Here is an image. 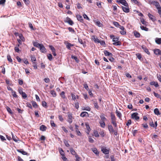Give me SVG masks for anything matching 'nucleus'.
Segmentation results:
<instances>
[{
	"mask_svg": "<svg viewBox=\"0 0 161 161\" xmlns=\"http://www.w3.org/2000/svg\"><path fill=\"white\" fill-rule=\"evenodd\" d=\"M111 122L113 125L115 127H117V124L116 121V118L114 114H111Z\"/></svg>",
	"mask_w": 161,
	"mask_h": 161,
	"instance_id": "nucleus-1",
	"label": "nucleus"
},
{
	"mask_svg": "<svg viewBox=\"0 0 161 161\" xmlns=\"http://www.w3.org/2000/svg\"><path fill=\"white\" fill-rule=\"evenodd\" d=\"M149 3L150 4H153L158 9H159V8H161V7H160L159 3L157 1H152Z\"/></svg>",
	"mask_w": 161,
	"mask_h": 161,
	"instance_id": "nucleus-2",
	"label": "nucleus"
},
{
	"mask_svg": "<svg viewBox=\"0 0 161 161\" xmlns=\"http://www.w3.org/2000/svg\"><path fill=\"white\" fill-rule=\"evenodd\" d=\"M138 114L137 113H134L131 114V118L135 119L136 120L139 119V117L138 116Z\"/></svg>",
	"mask_w": 161,
	"mask_h": 161,
	"instance_id": "nucleus-3",
	"label": "nucleus"
},
{
	"mask_svg": "<svg viewBox=\"0 0 161 161\" xmlns=\"http://www.w3.org/2000/svg\"><path fill=\"white\" fill-rule=\"evenodd\" d=\"M68 121L69 123L70 124L72 122V114L70 113H68Z\"/></svg>",
	"mask_w": 161,
	"mask_h": 161,
	"instance_id": "nucleus-4",
	"label": "nucleus"
},
{
	"mask_svg": "<svg viewBox=\"0 0 161 161\" xmlns=\"http://www.w3.org/2000/svg\"><path fill=\"white\" fill-rule=\"evenodd\" d=\"M101 150L103 152V153L105 154H108L109 153V150L106 149L105 147H102Z\"/></svg>",
	"mask_w": 161,
	"mask_h": 161,
	"instance_id": "nucleus-5",
	"label": "nucleus"
},
{
	"mask_svg": "<svg viewBox=\"0 0 161 161\" xmlns=\"http://www.w3.org/2000/svg\"><path fill=\"white\" fill-rule=\"evenodd\" d=\"M110 37L111 39H113V41L114 42H118L119 40V37H114V36L113 35H110Z\"/></svg>",
	"mask_w": 161,
	"mask_h": 161,
	"instance_id": "nucleus-6",
	"label": "nucleus"
},
{
	"mask_svg": "<svg viewBox=\"0 0 161 161\" xmlns=\"http://www.w3.org/2000/svg\"><path fill=\"white\" fill-rule=\"evenodd\" d=\"M75 126L76 131L78 135L80 136H81V133L80 131L79 130V129L78 128L79 127L76 124H75Z\"/></svg>",
	"mask_w": 161,
	"mask_h": 161,
	"instance_id": "nucleus-7",
	"label": "nucleus"
},
{
	"mask_svg": "<svg viewBox=\"0 0 161 161\" xmlns=\"http://www.w3.org/2000/svg\"><path fill=\"white\" fill-rule=\"evenodd\" d=\"M17 152L21 153L22 154L25 155H28L29 154L26 152L23 151L22 149H17Z\"/></svg>",
	"mask_w": 161,
	"mask_h": 161,
	"instance_id": "nucleus-8",
	"label": "nucleus"
},
{
	"mask_svg": "<svg viewBox=\"0 0 161 161\" xmlns=\"http://www.w3.org/2000/svg\"><path fill=\"white\" fill-rule=\"evenodd\" d=\"M41 52L43 53H45L46 52V49L43 44H42L40 48H39Z\"/></svg>",
	"mask_w": 161,
	"mask_h": 161,
	"instance_id": "nucleus-9",
	"label": "nucleus"
},
{
	"mask_svg": "<svg viewBox=\"0 0 161 161\" xmlns=\"http://www.w3.org/2000/svg\"><path fill=\"white\" fill-rule=\"evenodd\" d=\"M92 39L96 43H99L100 42V41L95 36H92Z\"/></svg>",
	"mask_w": 161,
	"mask_h": 161,
	"instance_id": "nucleus-10",
	"label": "nucleus"
},
{
	"mask_svg": "<svg viewBox=\"0 0 161 161\" xmlns=\"http://www.w3.org/2000/svg\"><path fill=\"white\" fill-rule=\"evenodd\" d=\"M154 53L156 55H161V51L159 49H155L154 50Z\"/></svg>",
	"mask_w": 161,
	"mask_h": 161,
	"instance_id": "nucleus-11",
	"label": "nucleus"
},
{
	"mask_svg": "<svg viewBox=\"0 0 161 161\" xmlns=\"http://www.w3.org/2000/svg\"><path fill=\"white\" fill-rule=\"evenodd\" d=\"M148 16L150 19L153 21H154L156 20L155 17L150 13L148 14Z\"/></svg>",
	"mask_w": 161,
	"mask_h": 161,
	"instance_id": "nucleus-12",
	"label": "nucleus"
},
{
	"mask_svg": "<svg viewBox=\"0 0 161 161\" xmlns=\"http://www.w3.org/2000/svg\"><path fill=\"white\" fill-rule=\"evenodd\" d=\"M122 8L123 11L125 13H128L130 12V10L128 7H124L122 6Z\"/></svg>",
	"mask_w": 161,
	"mask_h": 161,
	"instance_id": "nucleus-13",
	"label": "nucleus"
},
{
	"mask_svg": "<svg viewBox=\"0 0 161 161\" xmlns=\"http://www.w3.org/2000/svg\"><path fill=\"white\" fill-rule=\"evenodd\" d=\"M142 48L145 52H146L148 55L150 54V52H149L148 49L146 47L142 46Z\"/></svg>",
	"mask_w": 161,
	"mask_h": 161,
	"instance_id": "nucleus-14",
	"label": "nucleus"
},
{
	"mask_svg": "<svg viewBox=\"0 0 161 161\" xmlns=\"http://www.w3.org/2000/svg\"><path fill=\"white\" fill-rule=\"evenodd\" d=\"M104 54L106 56H112L113 54L111 53L108 52L107 50H105L104 51Z\"/></svg>",
	"mask_w": 161,
	"mask_h": 161,
	"instance_id": "nucleus-15",
	"label": "nucleus"
},
{
	"mask_svg": "<svg viewBox=\"0 0 161 161\" xmlns=\"http://www.w3.org/2000/svg\"><path fill=\"white\" fill-rule=\"evenodd\" d=\"M67 20L66 22L68 23L70 25H72L74 24L73 22L69 18L67 17Z\"/></svg>",
	"mask_w": 161,
	"mask_h": 161,
	"instance_id": "nucleus-16",
	"label": "nucleus"
},
{
	"mask_svg": "<svg viewBox=\"0 0 161 161\" xmlns=\"http://www.w3.org/2000/svg\"><path fill=\"white\" fill-rule=\"evenodd\" d=\"M108 129L110 133H113L114 130L113 128V127L112 125H108Z\"/></svg>",
	"mask_w": 161,
	"mask_h": 161,
	"instance_id": "nucleus-17",
	"label": "nucleus"
},
{
	"mask_svg": "<svg viewBox=\"0 0 161 161\" xmlns=\"http://www.w3.org/2000/svg\"><path fill=\"white\" fill-rule=\"evenodd\" d=\"M120 3L125 7H128V4L125 0H123L120 2Z\"/></svg>",
	"mask_w": 161,
	"mask_h": 161,
	"instance_id": "nucleus-18",
	"label": "nucleus"
},
{
	"mask_svg": "<svg viewBox=\"0 0 161 161\" xmlns=\"http://www.w3.org/2000/svg\"><path fill=\"white\" fill-rule=\"evenodd\" d=\"M150 84L152 86L154 85L156 87H158L159 86V85L158 84V83L157 82H155V81L151 82L150 83Z\"/></svg>",
	"mask_w": 161,
	"mask_h": 161,
	"instance_id": "nucleus-19",
	"label": "nucleus"
},
{
	"mask_svg": "<svg viewBox=\"0 0 161 161\" xmlns=\"http://www.w3.org/2000/svg\"><path fill=\"white\" fill-rule=\"evenodd\" d=\"M76 17L78 20L80 21V22L83 21V19L81 15L78 14L76 15Z\"/></svg>",
	"mask_w": 161,
	"mask_h": 161,
	"instance_id": "nucleus-20",
	"label": "nucleus"
},
{
	"mask_svg": "<svg viewBox=\"0 0 161 161\" xmlns=\"http://www.w3.org/2000/svg\"><path fill=\"white\" fill-rule=\"evenodd\" d=\"M11 134L13 140L16 142H18V138L15 136L12 133H11Z\"/></svg>",
	"mask_w": 161,
	"mask_h": 161,
	"instance_id": "nucleus-21",
	"label": "nucleus"
},
{
	"mask_svg": "<svg viewBox=\"0 0 161 161\" xmlns=\"http://www.w3.org/2000/svg\"><path fill=\"white\" fill-rule=\"evenodd\" d=\"M42 44H39L38 42H34L33 43V45L34 46L36 47H38V48H39L41 46V45H42Z\"/></svg>",
	"mask_w": 161,
	"mask_h": 161,
	"instance_id": "nucleus-22",
	"label": "nucleus"
},
{
	"mask_svg": "<svg viewBox=\"0 0 161 161\" xmlns=\"http://www.w3.org/2000/svg\"><path fill=\"white\" fill-rule=\"evenodd\" d=\"M42 44H39L38 42H34L33 43V45L34 46L36 47H38V48H39L41 46V45H42Z\"/></svg>",
	"mask_w": 161,
	"mask_h": 161,
	"instance_id": "nucleus-23",
	"label": "nucleus"
},
{
	"mask_svg": "<svg viewBox=\"0 0 161 161\" xmlns=\"http://www.w3.org/2000/svg\"><path fill=\"white\" fill-rule=\"evenodd\" d=\"M100 117L102 121H105L106 120V118L104 116V115L103 114H101Z\"/></svg>",
	"mask_w": 161,
	"mask_h": 161,
	"instance_id": "nucleus-24",
	"label": "nucleus"
},
{
	"mask_svg": "<svg viewBox=\"0 0 161 161\" xmlns=\"http://www.w3.org/2000/svg\"><path fill=\"white\" fill-rule=\"evenodd\" d=\"M47 127L45 125H42L40 127V130L42 131H45L46 130Z\"/></svg>",
	"mask_w": 161,
	"mask_h": 161,
	"instance_id": "nucleus-25",
	"label": "nucleus"
},
{
	"mask_svg": "<svg viewBox=\"0 0 161 161\" xmlns=\"http://www.w3.org/2000/svg\"><path fill=\"white\" fill-rule=\"evenodd\" d=\"M92 151L94 152V153H95L97 156L98 155L99 153L98 152L97 148H92Z\"/></svg>",
	"mask_w": 161,
	"mask_h": 161,
	"instance_id": "nucleus-26",
	"label": "nucleus"
},
{
	"mask_svg": "<svg viewBox=\"0 0 161 161\" xmlns=\"http://www.w3.org/2000/svg\"><path fill=\"white\" fill-rule=\"evenodd\" d=\"M86 114L87 115H88L87 112H83L81 113L80 116L82 117H84L86 116Z\"/></svg>",
	"mask_w": 161,
	"mask_h": 161,
	"instance_id": "nucleus-27",
	"label": "nucleus"
},
{
	"mask_svg": "<svg viewBox=\"0 0 161 161\" xmlns=\"http://www.w3.org/2000/svg\"><path fill=\"white\" fill-rule=\"evenodd\" d=\"M155 42L157 44H160L161 43V38H156L155 40Z\"/></svg>",
	"mask_w": 161,
	"mask_h": 161,
	"instance_id": "nucleus-28",
	"label": "nucleus"
},
{
	"mask_svg": "<svg viewBox=\"0 0 161 161\" xmlns=\"http://www.w3.org/2000/svg\"><path fill=\"white\" fill-rule=\"evenodd\" d=\"M154 112L155 114L157 115H159L160 114V113H159V110L157 108H155L154 109Z\"/></svg>",
	"mask_w": 161,
	"mask_h": 161,
	"instance_id": "nucleus-29",
	"label": "nucleus"
},
{
	"mask_svg": "<svg viewBox=\"0 0 161 161\" xmlns=\"http://www.w3.org/2000/svg\"><path fill=\"white\" fill-rule=\"evenodd\" d=\"M99 123L102 127L104 128L105 127V125L104 121H101L99 122Z\"/></svg>",
	"mask_w": 161,
	"mask_h": 161,
	"instance_id": "nucleus-30",
	"label": "nucleus"
},
{
	"mask_svg": "<svg viewBox=\"0 0 161 161\" xmlns=\"http://www.w3.org/2000/svg\"><path fill=\"white\" fill-rule=\"evenodd\" d=\"M70 151L71 154L73 155H75H75H77L75 151L73 149L71 148L70 149Z\"/></svg>",
	"mask_w": 161,
	"mask_h": 161,
	"instance_id": "nucleus-31",
	"label": "nucleus"
},
{
	"mask_svg": "<svg viewBox=\"0 0 161 161\" xmlns=\"http://www.w3.org/2000/svg\"><path fill=\"white\" fill-rule=\"evenodd\" d=\"M134 35L136 37H139L140 36V34L137 31H134Z\"/></svg>",
	"mask_w": 161,
	"mask_h": 161,
	"instance_id": "nucleus-32",
	"label": "nucleus"
},
{
	"mask_svg": "<svg viewBox=\"0 0 161 161\" xmlns=\"http://www.w3.org/2000/svg\"><path fill=\"white\" fill-rule=\"evenodd\" d=\"M50 93L53 97H55L56 96V93L55 91L53 90H52L50 91Z\"/></svg>",
	"mask_w": 161,
	"mask_h": 161,
	"instance_id": "nucleus-33",
	"label": "nucleus"
},
{
	"mask_svg": "<svg viewBox=\"0 0 161 161\" xmlns=\"http://www.w3.org/2000/svg\"><path fill=\"white\" fill-rule=\"evenodd\" d=\"M140 28L142 30L145 31H147L148 30V28L143 26L141 25L140 26Z\"/></svg>",
	"mask_w": 161,
	"mask_h": 161,
	"instance_id": "nucleus-34",
	"label": "nucleus"
},
{
	"mask_svg": "<svg viewBox=\"0 0 161 161\" xmlns=\"http://www.w3.org/2000/svg\"><path fill=\"white\" fill-rule=\"evenodd\" d=\"M116 114L117 116L119 118H120L121 117V114L120 113V112L119 111H118L117 110L116 111Z\"/></svg>",
	"mask_w": 161,
	"mask_h": 161,
	"instance_id": "nucleus-35",
	"label": "nucleus"
},
{
	"mask_svg": "<svg viewBox=\"0 0 161 161\" xmlns=\"http://www.w3.org/2000/svg\"><path fill=\"white\" fill-rule=\"evenodd\" d=\"M138 58L140 60H141L142 59V55L141 54L139 53H138L136 54Z\"/></svg>",
	"mask_w": 161,
	"mask_h": 161,
	"instance_id": "nucleus-36",
	"label": "nucleus"
},
{
	"mask_svg": "<svg viewBox=\"0 0 161 161\" xmlns=\"http://www.w3.org/2000/svg\"><path fill=\"white\" fill-rule=\"evenodd\" d=\"M59 151L60 154L62 155V156H63V155H64V151L61 148H59Z\"/></svg>",
	"mask_w": 161,
	"mask_h": 161,
	"instance_id": "nucleus-37",
	"label": "nucleus"
},
{
	"mask_svg": "<svg viewBox=\"0 0 161 161\" xmlns=\"http://www.w3.org/2000/svg\"><path fill=\"white\" fill-rule=\"evenodd\" d=\"M73 46V45L71 44V43L68 42L67 45L66 46V47L69 50H70V47Z\"/></svg>",
	"mask_w": 161,
	"mask_h": 161,
	"instance_id": "nucleus-38",
	"label": "nucleus"
},
{
	"mask_svg": "<svg viewBox=\"0 0 161 161\" xmlns=\"http://www.w3.org/2000/svg\"><path fill=\"white\" fill-rule=\"evenodd\" d=\"M6 109L8 112L10 114H12L13 113L12 112L10 108L8 107H7Z\"/></svg>",
	"mask_w": 161,
	"mask_h": 161,
	"instance_id": "nucleus-39",
	"label": "nucleus"
},
{
	"mask_svg": "<svg viewBox=\"0 0 161 161\" xmlns=\"http://www.w3.org/2000/svg\"><path fill=\"white\" fill-rule=\"evenodd\" d=\"M71 58L72 59H74L77 63H78L79 62V60L78 59L76 56L72 55L71 56Z\"/></svg>",
	"mask_w": 161,
	"mask_h": 161,
	"instance_id": "nucleus-40",
	"label": "nucleus"
},
{
	"mask_svg": "<svg viewBox=\"0 0 161 161\" xmlns=\"http://www.w3.org/2000/svg\"><path fill=\"white\" fill-rule=\"evenodd\" d=\"M7 58L8 59V60L10 62H12V58H11V57L10 55L9 54L8 55H7Z\"/></svg>",
	"mask_w": 161,
	"mask_h": 161,
	"instance_id": "nucleus-41",
	"label": "nucleus"
},
{
	"mask_svg": "<svg viewBox=\"0 0 161 161\" xmlns=\"http://www.w3.org/2000/svg\"><path fill=\"white\" fill-rule=\"evenodd\" d=\"M32 105L33 107L36 108L38 107V105H37L36 102L34 101L32 103Z\"/></svg>",
	"mask_w": 161,
	"mask_h": 161,
	"instance_id": "nucleus-42",
	"label": "nucleus"
},
{
	"mask_svg": "<svg viewBox=\"0 0 161 161\" xmlns=\"http://www.w3.org/2000/svg\"><path fill=\"white\" fill-rule=\"evenodd\" d=\"M47 57H48V58L49 59V60L50 61L52 60V59L53 57H52V54H50V53L48 54L47 55Z\"/></svg>",
	"mask_w": 161,
	"mask_h": 161,
	"instance_id": "nucleus-43",
	"label": "nucleus"
},
{
	"mask_svg": "<svg viewBox=\"0 0 161 161\" xmlns=\"http://www.w3.org/2000/svg\"><path fill=\"white\" fill-rule=\"evenodd\" d=\"M31 59L32 62H35L36 61V58L35 56H31Z\"/></svg>",
	"mask_w": 161,
	"mask_h": 161,
	"instance_id": "nucleus-44",
	"label": "nucleus"
},
{
	"mask_svg": "<svg viewBox=\"0 0 161 161\" xmlns=\"http://www.w3.org/2000/svg\"><path fill=\"white\" fill-rule=\"evenodd\" d=\"M94 106H95V107L97 108V109H98L99 108V106L98 105V104H97V102H95L94 101Z\"/></svg>",
	"mask_w": 161,
	"mask_h": 161,
	"instance_id": "nucleus-45",
	"label": "nucleus"
},
{
	"mask_svg": "<svg viewBox=\"0 0 161 161\" xmlns=\"http://www.w3.org/2000/svg\"><path fill=\"white\" fill-rule=\"evenodd\" d=\"M120 34L123 35H124L126 34V32L125 30H121L120 31Z\"/></svg>",
	"mask_w": 161,
	"mask_h": 161,
	"instance_id": "nucleus-46",
	"label": "nucleus"
},
{
	"mask_svg": "<svg viewBox=\"0 0 161 161\" xmlns=\"http://www.w3.org/2000/svg\"><path fill=\"white\" fill-rule=\"evenodd\" d=\"M85 125L86 126V127L88 130V131L89 132V131L91 130V128H90V127L89 125L87 123H86Z\"/></svg>",
	"mask_w": 161,
	"mask_h": 161,
	"instance_id": "nucleus-47",
	"label": "nucleus"
},
{
	"mask_svg": "<svg viewBox=\"0 0 161 161\" xmlns=\"http://www.w3.org/2000/svg\"><path fill=\"white\" fill-rule=\"evenodd\" d=\"M42 105L44 107L46 108L47 107V103L45 101H43L42 102Z\"/></svg>",
	"mask_w": 161,
	"mask_h": 161,
	"instance_id": "nucleus-48",
	"label": "nucleus"
},
{
	"mask_svg": "<svg viewBox=\"0 0 161 161\" xmlns=\"http://www.w3.org/2000/svg\"><path fill=\"white\" fill-rule=\"evenodd\" d=\"M94 134L95 135V136L96 137H98L99 136V135L97 131H95L94 132Z\"/></svg>",
	"mask_w": 161,
	"mask_h": 161,
	"instance_id": "nucleus-49",
	"label": "nucleus"
},
{
	"mask_svg": "<svg viewBox=\"0 0 161 161\" xmlns=\"http://www.w3.org/2000/svg\"><path fill=\"white\" fill-rule=\"evenodd\" d=\"M83 110H86L88 111H90L91 110L90 108L88 107L87 106L85 107H84V108L83 109Z\"/></svg>",
	"mask_w": 161,
	"mask_h": 161,
	"instance_id": "nucleus-50",
	"label": "nucleus"
},
{
	"mask_svg": "<svg viewBox=\"0 0 161 161\" xmlns=\"http://www.w3.org/2000/svg\"><path fill=\"white\" fill-rule=\"evenodd\" d=\"M22 97L24 98H25L27 96L26 94L24 92L22 93V94H21Z\"/></svg>",
	"mask_w": 161,
	"mask_h": 161,
	"instance_id": "nucleus-51",
	"label": "nucleus"
},
{
	"mask_svg": "<svg viewBox=\"0 0 161 161\" xmlns=\"http://www.w3.org/2000/svg\"><path fill=\"white\" fill-rule=\"evenodd\" d=\"M141 23L143 25H146L147 22L145 21L143 19H141Z\"/></svg>",
	"mask_w": 161,
	"mask_h": 161,
	"instance_id": "nucleus-52",
	"label": "nucleus"
},
{
	"mask_svg": "<svg viewBox=\"0 0 161 161\" xmlns=\"http://www.w3.org/2000/svg\"><path fill=\"white\" fill-rule=\"evenodd\" d=\"M113 45L116 46L119 45H120V42L119 41L113 43Z\"/></svg>",
	"mask_w": 161,
	"mask_h": 161,
	"instance_id": "nucleus-53",
	"label": "nucleus"
},
{
	"mask_svg": "<svg viewBox=\"0 0 161 161\" xmlns=\"http://www.w3.org/2000/svg\"><path fill=\"white\" fill-rule=\"evenodd\" d=\"M12 93L14 97H17V96L16 94V92L15 91H13L12 92Z\"/></svg>",
	"mask_w": 161,
	"mask_h": 161,
	"instance_id": "nucleus-54",
	"label": "nucleus"
},
{
	"mask_svg": "<svg viewBox=\"0 0 161 161\" xmlns=\"http://www.w3.org/2000/svg\"><path fill=\"white\" fill-rule=\"evenodd\" d=\"M50 123L52 126V127H55L56 126V125L54 123L53 121L51 120L50 121Z\"/></svg>",
	"mask_w": 161,
	"mask_h": 161,
	"instance_id": "nucleus-55",
	"label": "nucleus"
},
{
	"mask_svg": "<svg viewBox=\"0 0 161 161\" xmlns=\"http://www.w3.org/2000/svg\"><path fill=\"white\" fill-rule=\"evenodd\" d=\"M113 24L116 27H118L120 25L118 22L115 21L113 22Z\"/></svg>",
	"mask_w": 161,
	"mask_h": 161,
	"instance_id": "nucleus-56",
	"label": "nucleus"
},
{
	"mask_svg": "<svg viewBox=\"0 0 161 161\" xmlns=\"http://www.w3.org/2000/svg\"><path fill=\"white\" fill-rule=\"evenodd\" d=\"M64 142L65 145V146L67 147H69V146H70V145L69 144V143H68V142L67 141H66V140H65L64 141Z\"/></svg>",
	"mask_w": 161,
	"mask_h": 161,
	"instance_id": "nucleus-57",
	"label": "nucleus"
},
{
	"mask_svg": "<svg viewBox=\"0 0 161 161\" xmlns=\"http://www.w3.org/2000/svg\"><path fill=\"white\" fill-rule=\"evenodd\" d=\"M76 160L75 161H80V158L79 156L78 155H75Z\"/></svg>",
	"mask_w": 161,
	"mask_h": 161,
	"instance_id": "nucleus-58",
	"label": "nucleus"
},
{
	"mask_svg": "<svg viewBox=\"0 0 161 161\" xmlns=\"http://www.w3.org/2000/svg\"><path fill=\"white\" fill-rule=\"evenodd\" d=\"M19 44H17V46L18 47H15V48H14V49H15V51L17 52H18L19 51V48L18 47H19Z\"/></svg>",
	"mask_w": 161,
	"mask_h": 161,
	"instance_id": "nucleus-59",
	"label": "nucleus"
},
{
	"mask_svg": "<svg viewBox=\"0 0 161 161\" xmlns=\"http://www.w3.org/2000/svg\"><path fill=\"white\" fill-rule=\"evenodd\" d=\"M65 93L64 92H62L61 93H60V96H61V97L62 98H65Z\"/></svg>",
	"mask_w": 161,
	"mask_h": 161,
	"instance_id": "nucleus-60",
	"label": "nucleus"
},
{
	"mask_svg": "<svg viewBox=\"0 0 161 161\" xmlns=\"http://www.w3.org/2000/svg\"><path fill=\"white\" fill-rule=\"evenodd\" d=\"M44 81L46 83H48L50 82V80L48 78H46L44 79Z\"/></svg>",
	"mask_w": 161,
	"mask_h": 161,
	"instance_id": "nucleus-61",
	"label": "nucleus"
},
{
	"mask_svg": "<svg viewBox=\"0 0 161 161\" xmlns=\"http://www.w3.org/2000/svg\"><path fill=\"white\" fill-rule=\"evenodd\" d=\"M19 92L20 94H21L22 93H23L24 92L23 91V89L22 88H19Z\"/></svg>",
	"mask_w": 161,
	"mask_h": 161,
	"instance_id": "nucleus-62",
	"label": "nucleus"
},
{
	"mask_svg": "<svg viewBox=\"0 0 161 161\" xmlns=\"http://www.w3.org/2000/svg\"><path fill=\"white\" fill-rule=\"evenodd\" d=\"M89 141L91 143H93L94 142V140L90 136L89 137Z\"/></svg>",
	"mask_w": 161,
	"mask_h": 161,
	"instance_id": "nucleus-63",
	"label": "nucleus"
},
{
	"mask_svg": "<svg viewBox=\"0 0 161 161\" xmlns=\"http://www.w3.org/2000/svg\"><path fill=\"white\" fill-rule=\"evenodd\" d=\"M62 158L64 161H68L67 158L65 157V155L62 156Z\"/></svg>",
	"mask_w": 161,
	"mask_h": 161,
	"instance_id": "nucleus-64",
	"label": "nucleus"
}]
</instances>
